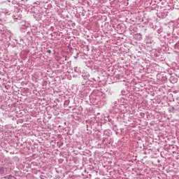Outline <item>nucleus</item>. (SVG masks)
<instances>
[{"label": "nucleus", "instance_id": "1", "mask_svg": "<svg viewBox=\"0 0 179 179\" xmlns=\"http://www.w3.org/2000/svg\"><path fill=\"white\" fill-rule=\"evenodd\" d=\"M140 38V40L142 38V36L141 35V34H136L134 35V38Z\"/></svg>", "mask_w": 179, "mask_h": 179}, {"label": "nucleus", "instance_id": "2", "mask_svg": "<svg viewBox=\"0 0 179 179\" xmlns=\"http://www.w3.org/2000/svg\"><path fill=\"white\" fill-rule=\"evenodd\" d=\"M47 52H48V54H51V50H47Z\"/></svg>", "mask_w": 179, "mask_h": 179}, {"label": "nucleus", "instance_id": "3", "mask_svg": "<svg viewBox=\"0 0 179 179\" xmlns=\"http://www.w3.org/2000/svg\"><path fill=\"white\" fill-rule=\"evenodd\" d=\"M21 1H24V0H21Z\"/></svg>", "mask_w": 179, "mask_h": 179}]
</instances>
